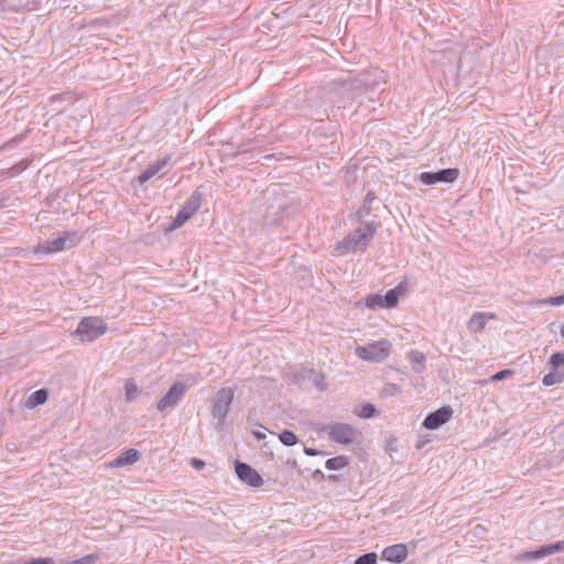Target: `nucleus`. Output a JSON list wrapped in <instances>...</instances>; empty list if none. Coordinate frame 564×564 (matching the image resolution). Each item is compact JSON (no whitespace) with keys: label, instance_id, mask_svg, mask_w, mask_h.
I'll use <instances>...</instances> for the list:
<instances>
[{"label":"nucleus","instance_id":"f257e3e1","mask_svg":"<svg viewBox=\"0 0 564 564\" xmlns=\"http://www.w3.org/2000/svg\"><path fill=\"white\" fill-rule=\"evenodd\" d=\"M381 82H384V74L379 68L366 69L357 76L349 75L340 80V91L349 98L357 97L364 90H375Z\"/></svg>","mask_w":564,"mask_h":564},{"label":"nucleus","instance_id":"f03ea898","mask_svg":"<svg viewBox=\"0 0 564 564\" xmlns=\"http://www.w3.org/2000/svg\"><path fill=\"white\" fill-rule=\"evenodd\" d=\"M377 230L375 223H367L365 227L357 228L350 232L345 239L337 243L336 250L339 254H346L358 247L366 248L373 238Z\"/></svg>","mask_w":564,"mask_h":564},{"label":"nucleus","instance_id":"7ed1b4c3","mask_svg":"<svg viewBox=\"0 0 564 564\" xmlns=\"http://www.w3.org/2000/svg\"><path fill=\"white\" fill-rule=\"evenodd\" d=\"M107 332L106 323L96 316L84 317L78 323L74 336L82 341H93Z\"/></svg>","mask_w":564,"mask_h":564},{"label":"nucleus","instance_id":"20e7f679","mask_svg":"<svg viewBox=\"0 0 564 564\" xmlns=\"http://www.w3.org/2000/svg\"><path fill=\"white\" fill-rule=\"evenodd\" d=\"M391 343L388 339H381L356 347L355 354L362 360L380 362L389 357Z\"/></svg>","mask_w":564,"mask_h":564},{"label":"nucleus","instance_id":"39448f33","mask_svg":"<svg viewBox=\"0 0 564 564\" xmlns=\"http://www.w3.org/2000/svg\"><path fill=\"white\" fill-rule=\"evenodd\" d=\"M359 436L358 430L346 423H334L328 426V437L330 441L348 445L357 441Z\"/></svg>","mask_w":564,"mask_h":564},{"label":"nucleus","instance_id":"423d86ee","mask_svg":"<svg viewBox=\"0 0 564 564\" xmlns=\"http://www.w3.org/2000/svg\"><path fill=\"white\" fill-rule=\"evenodd\" d=\"M235 391L231 388H221L218 390L214 404L213 416L223 422L229 413L230 404L234 400Z\"/></svg>","mask_w":564,"mask_h":564},{"label":"nucleus","instance_id":"0eeeda50","mask_svg":"<svg viewBox=\"0 0 564 564\" xmlns=\"http://www.w3.org/2000/svg\"><path fill=\"white\" fill-rule=\"evenodd\" d=\"M186 390L187 387L185 383L180 381L175 382L158 402V410L163 412L166 410L174 409L184 397Z\"/></svg>","mask_w":564,"mask_h":564},{"label":"nucleus","instance_id":"6e6552de","mask_svg":"<svg viewBox=\"0 0 564 564\" xmlns=\"http://www.w3.org/2000/svg\"><path fill=\"white\" fill-rule=\"evenodd\" d=\"M200 205L202 195L198 191H195L177 213L175 219L173 220L172 228L174 229L181 227L197 212Z\"/></svg>","mask_w":564,"mask_h":564},{"label":"nucleus","instance_id":"1a4fd4ad","mask_svg":"<svg viewBox=\"0 0 564 564\" xmlns=\"http://www.w3.org/2000/svg\"><path fill=\"white\" fill-rule=\"evenodd\" d=\"M459 171L457 169H443L437 172H423L420 174V181L425 185L436 183H453L457 180Z\"/></svg>","mask_w":564,"mask_h":564},{"label":"nucleus","instance_id":"9d476101","mask_svg":"<svg viewBox=\"0 0 564 564\" xmlns=\"http://www.w3.org/2000/svg\"><path fill=\"white\" fill-rule=\"evenodd\" d=\"M557 552H564V540L557 541L552 544L542 545L534 551L523 552L519 555L522 561H534Z\"/></svg>","mask_w":564,"mask_h":564},{"label":"nucleus","instance_id":"9b49d317","mask_svg":"<svg viewBox=\"0 0 564 564\" xmlns=\"http://www.w3.org/2000/svg\"><path fill=\"white\" fill-rule=\"evenodd\" d=\"M235 469L238 478L251 487H260L263 479L259 473L246 463L235 462Z\"/></svg>","mask_w":564,"mask_h":564},{"label":"nucleus","instance_id":"f8f14e48","mask_svg":"<svg viewBox=\"0 0 564 564\" xmlns=\"http://www.w3.org/2000/svg\"><path fill=\"white\" fill-rule=\"evenodd\" d=\"M74 232H65L55 239L46 240L43 243L37 245L35 248L36 253H54L64 250L67 247V242L74 237Z\"/></svg>","mask_w":564,"mask_h":564},{"label":"nucleus","instance_id":"ddd939ff","mask_svg":"<svg viewBox=\"0 0 564 564\" xmlns=\"http://www.w3.org/2000/svg\"><path fill=\"white\" fill-rule=\"evenodd\" d=\"M453 410L447 406H443L432 413H430L423 421V426L427 430H436L441 425L448 422L452 417Z\"/></svg>","mask_w":564,"mask_h":564},{"label":"nucleus","instance_id":"4468645a","mask_svg":"<svg viewBox=\"0 0 564 564\" xmlns=\"http://www.w3.org/2000/svg\"><path fill=\"white\" fill-rule=\"evenodd\" d=\"M408 556V549L405 544H393L387 546L381 552V558L390 563H401Z\"/></svg>","mask_w":564,"mask_h":564},{"label":"nucleus","instance_id":"2eb2a0df","mask_svg":"<svg viewBox=\"0 0 564 564\" xmlns=\"http://www.w3.org/2000/svg\"><path fill=\"white\" fill-rule=\"evenodd\" d=\"M496 314L486 312H475L467 323V327L471 333H480L486 327L488 319H495Z\"/></svg>","mask_w":564,"mask_h":564},{"label":"nucleus","instance_id":"dca6fc26","mask_svg":"<svg viewBox=\"0 0 564 564\" xmlns=\"http://www.w3.org/2000/svg\"><path fill=\"white\" fill-rule=\"evenodd\" d=\"M140 459L139 451L134 448H129L121 453L117 458L111 460L108 466L110 468H120L124 466H130L137 463Z\"/></svg>","mask_w":564,"mask_h":564},{"label":"nucleus","instance_id":"f3484780","mask_svg":"<svg viewBox=\"0 0 564 564\" xmlns=\"http://www.w3.org/2000/svg\"><path fill=\"white\" fill-rule=\"evenodd\" d=\"M171 158L165 156L160 161L149 165L139 176L138 182L140 184H144L150 181L153 176H155L160 171H162L170 162Z\"/></svg>","mask_w":564,"mask_h":564},{"label":"nucleus","instance_id":"a211bd4d","mask_svg":"<svg viewBox=\"0 0 564 564\" xmlns=\"http://www.w3.org/2000/svg\"><path fill=\"white\" fill-rule=\"evenodd\" d=\"M408 358L412 364L413 371L421 373L425 370L426 357L422 351L411 349L408 351Z\"/></svg>","mask_w":564,"mask_h":564},{"label":"nucleus","instance_id":"6ab92c4d","mask_svg":"<svg viewBox=\"0 0 564 564\" xmlns=\"http://www.w3.org/2000/svg\"><path fill=\"white\" fill-rule=\"evenodd\" d=\"M48 391L46 389H39L34 391L28 399L26 405L29 408H35L42 405L47 401Z\"/></svg>","mask_w":564,"mask_h":564},{"label":"nucleus","instance_id":"aec40b11","mask_svg":"<svg viewBox=\"0 0 564 564\" xmlns=\"http://www.w3.org/2000/svg\"><path fill=\"white\" fill-rule=\"evenodd\" d=\"M563 380H564V368L552 370L551 372H549L547 375H545L543 377L542 382L545 386H553V384L562 382Z\"/></svg>","mask_w":564,"mask_h":564},{"label":"nucleus","instance_id":"412c9836","mask_svg":"<svg viewBox=\"0 0 564 564\" xmlns=\"http://www.w3.org/2000/svg\"><path fill=\"white\" fill-rule=\"evenodd\" d=\"M399 288L389 290L383 296L382 302L386 308L394 307L399 302Z\"/></svg>","mask_w":564,"mask_h":564},{"label":"nucleus","instance_id":"4be33fe9","mask_svg":"<svg viewBox=\"0 0 564 564\" xmlns=\"http://www.w3.org/2000/svg\"><path fill=\"white\" fill-rule=\"evenodd\" d=\"M349 463L346 456H337L326 460L325 467L329 470H338L347 466Z\"/></svg>","mask_w":564,"mask_h":564},{"label":"nucleus","instance_id":"5701e85b","mask_svg":"<svg viewBox=\"0 0 564 564\" xmlns=\"http://www.w3.org/2000/svg\"><path fill=\"white\" fill-rule=\"evenodd\" d=\"M124 390H126V399L128 401L135 400L141 393V390L138 388V386L134 383V381L132 379L127 380V382L124 384Z\"/></svg>","mask_w":564,"mask_h":564},{"label":"nucleus","instance_id":"b1692460","mask_svg":"<svg viewBox=\"0 0 564 564\" xmlns=\"http://www.w3.org/2000/svg\"><path fill=\"white\" fill-rule=\"evenodd\" d=\"M279 438H280L281 443L284 444L285 446H292L297 443L296 435L293 432L288 431V430L283 431L279 435Z\"/></svg>","mask_w":564,"mask_h":564},{"label":"nucleus","instance_id":"393cba45","mask_svg":"<svg viewBox=\"0 0 564 564\" xmlns=\"http://www.w3.org/2000/svg\"><path fill=\"white\" fill-rule=\"evenodd\" d=\"M550 366L552 370L564 368V352H555L550 358Z\"/></svg>","mask_w":564,"mask_h":564},{"label":"nucleus","instance_id":"a878e982","mask_svg":"<svg viewBox=\"0 0 564 564\" xmlns=\"http://www.w3.org/2000/svg\"><path fill=\"white\" fill-rule=\"evenodd\" d=\"M98 560L97 554H88L73 561H63L59 564H94Z\"/></svg>","mask_w":564,"mask_h":564},{"label":"nucleus","instance_id":"bb28decb","mask_svg":"<svg viewBox=\"0 0 564 564\" xmlns=\"http://www.w3.org/2000/svg\"><path fill=\"white\" fill-rule=\"evenodd\" d=\"M366 306L369 308L381 307L384 308L382 296L380 294H372L366 299Z\"/></svg>","mask_w":564,"mask_h":564},{"label":"nucleus","instance_id":"cd10ccee","mask_svg":"<svg viewBox=\"0 0 564 564\" xmlns=\"http://www.w3.org/2000/svg\"><path fill=\"white\" fill-rule=\"evenodd\" d=\"M376 562H377V554L375 552H370V553L359 556L355 561V564H376Z\"/></svg>","mask_w":564,"mask_h":564},{"label":"nucleus","instance_id":"c85d7f7f","mask_svg":"<svg viewBox=\"0 0 564 564\" xmlns=\"http://www.w3.org/2000/svg\"><path fill=\"white\" fill-rule=\"evenodd\" d=\"M376 409L372 404L368 403L361 408L358 415L362 419H370L373 416Z\"/></svg>","mask_w":564,"mask_h":564},{"label":"nucleus","instance_id":"c756f323","mask_svg":"<svg viewBox=\"0 0 564 564\" xmlns=\"http://www.w3.org/2000/svg\"><path fill=\"white\" fill-rule=\"evenodd\" d=\"M511 375H512V371H511V370H509V369L501 370V371H499V372L495 373V375L491 377V380H492V381H499V380H502V379H505V378H507V377H509V376H511Z\"/></svg>","mask_w":564,"mask_h":564},{"label":"nucleus","instance_id":"7c9ffc66","mask_svg":"<svg viewBox=\"0 0 564 564\" xmlns=\"http://www.w3.org/2000/svg\"><path fill=\"white\" fill-rule=\"evenodd\" d=\"M544 303L550 305H562L564 304V294L560 296L549 297L544 300Z\"/></svg>","mask_w":564,"mask_h":564},{"label":"nucleus","instance_id":"2f4dec72","mask_svg":"<svg viewBox=\"0 0 564 564\" xmlns=\"http://www.w3.org/2000/svg\"><path fill=\"white\" fill-rule=\"evenodd\" d=\"M26 564H55L51 557H39L28 562Z\"/></svg>","mask_w":564,"mask_h":564},{"label":"nucleus","instance_id":"473e14b6","mask_svg":"<svg viewBox=\"0 0 564 564\" xmlns=\"http://www.w3.org/2000/svg\"><path fill=\"white\" fill-rule=\"evenodd\" d=\"M192 466L195 467L196 469H202L205 466V463L202 459L193 458Z\"/></svg>","mask_w":564,"mask_h":564},{"label":"nucleus","instance_id":"72a5a7b5","mask_svg":"<svg viewBox=\"0 0 564 564\" xmlns=\"http://www.w3.org/2000/svg\"><path fill=\"white\" fill-rule=\"evenodd\" d=\"M304 453H305L306 455H308V456H315V455H317V451H316V449H314V448H310V447H305V448H304Z\"/></svg>","mask_w":564,"mask_h":564},{"label":"nucleus","instance_id":"f704fd0d","mask_svg":"<svg viewBox=\"0 0 564 564\" xmlns=\"http://www.w3.org/2000/svg\"><path fill=\"white\" fill-rule=\"evenodd\" d=\"M313 477L314 478H323L324 474H323L322 470L317 469V470L314 471Z\"/></svg>","mask_w":564,"mask_h":564},{"label":"nucleus","instance_id":"c9c22d12","mask_svg":"<svg viewBox=\"0 0 564 564\" xmlns=\"http://www.w3.org/2000/svg\"><path fill=\"white\" fill-rule=\"evenodd\" d=\"M373 199V196L371 193H368L367 196H366V199H365V204H369L371 203Z\"/></svg>","mask_w":564,"mask_h":564},{"label":"nucleus","instance_id":"e433bc0d","mask_svg":"<svg viewBox=\"0 0 564 564\" xmlns=\"http://www.w3.org/2000/svg\"><path fill=\"white\" fill-rule=\"evenodd\" d=\"M364 214H368V209H366V207L361 208L359 212H358V216L359 217H362Z\"/></svg>","mask_w":564,"mask_h":564},{"label":"nucleus","instance_id":"4c0bfd02","mask_svg":"<svg viewBox=\"0 0 564 564\" xmlns=\"http://www.w3.org/2000/svg\"><path fill=\"white\" fill-rule=\"evenodd\" d=\"M560 333H561V336L564 338V324L562 325Z\"/></svg>","mask_w":564,"mask_h":564}]
</instances>
